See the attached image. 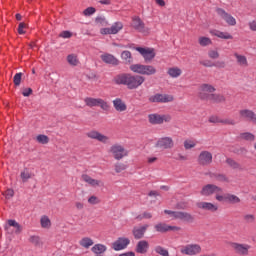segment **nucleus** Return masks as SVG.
<instances>
[{
    "label": "nucleus",
    "mask_w": 256,
    "mask_h": 256,
    "mask_svg": "<svg viewBox=\"0 0 256 256\" xmlns=\"http://www.w3.org/2000/svg\"><path fill=\"white\" fill-rule=\"evenodd\" d=\"M197 147V142L195 140L187 139L184 141V149L189 151V149H195Z\"/></svg>",
    "instance_id": "obj_42"
},
{
    "label": "nucleus",
    "mask_w": 256,
    "mask_h": 256,
    "mask_svg": "<svg viewBox=\"0 0 256 256\" xmlns=\"http://www.w3.org/2000/svg\"><path fill=\"white\" fill-rule=\"evenodd\" d=\"M116 85H126L128 89H139L145 83V77L141 75L119 74L113 79Z\"/></svg>",
    "instance_id": "obj_1"
},
{
    "label": "nucleus",
    "mask_w": 256,
    "mask_h": 256,
    "mask_svg": "<svg viewBox=\"0 0 256 256\" xmlns=\"http://www.w3.org/2000/svg\"><path fill=\"white\" fill-rule=\"evenodd\" d=\"M227 165H229V167H231L232 169H239L240 165L239 163H237L235 160L228 158L226 160Z\"/></svg>",
    "instance_id": "obj_50"
},
{
    "label": "nucleus",
    "mask_w": 256,
    "mask_h": 256,
    "mask_svg": "<svg viewBox=\"0 0 256 256\" xmlns=\"http://www.w3.org/2000/svg\"><path fill=\"white\" fill-rule=\"evenodd\" d=\"M250 31H256V20H252L248 23Z\"/></svg>",
    "instance_id": "obj_59"
},
{
    "label": "nucleus",
    "mask_w": 256,
    "mask_h": 256,
    "mask_svg": "<svg viewBox=\"0 0 256 256\" xmlns=\"http://www.w3.org/2000/svg\"><path fill=\"white\" fill-rule=\"evenodd\" d=\"M216 13L217 15H219V17H221V19H224L225 23H227V25H230V27H235L237 25V20L235 19V17L227 13V11H225L223 8H217Z\"/></svg>",
    "instance_id": "obj_16"
},
{
    "label": "nucleus",
    "mask_w": 256,
    "mask_h": 256,
    "mask_svg": "<svg viewBox=\"0 0 256 256\" xmlns=\"http://www.w3.org/2000/svg\"><path fill=\"white\" fill-rule=\"evenodd\" d=\"M23 77V73H16L14 75V85H16V87H19V85H21V78Z\"/></svg>",
    "instance_id": "obj_51"
},
{
    "label": "nucleus",
    "mask_w": 256,
    "mask_h": 256,
    "mask_svg": "<svg viewBox=\"0 0 256 256\" xmlns=\"http://www.w3.org/2000/svg\"><path fill=\"white\" fill-rule=\"evenodd\" d=\"M151 103H171L173 96L168 94H156L149 98Z\"/></svg>",
    "instance_id": "obj_22"
},
{
    "label": "nucleus",
    "mask_w": 256,
    "mask_h": 256,
    "mask_svg": "<svg viewBox=\"0 0 256 256\" xmlns=\"http://www.w3.org/2000/svg\"><path fill=\"white\" fill-rule=\"evenodd\" d=\"M147 229H149V224H144L142 226H135L132 229V234L134 239H143L145 237V233H147Z\"/></svg>",
    "instance_id": "obj_23"
},
{
    "label": "nucleus",
    "mask_w": 256,
    "mask_h": 256,
    "mask_svg": "<svg viewBox=\"0 0 256 256\" xmlns=\"http://www.w3.org/2000/svg\"><path fill=\"white\" fill-rule=\"evenodd\" d=\"M86 137L88 139H93L94 141H98L99 143H102L103 145H108V143H111V138L97 130H90L86 133Z\"/></svg>",
    "instance_id": "obj_10"
},
{
    "label": "nucleus",
    "mask_w": 256,
    "mask_h": 256,
    "mask_svg": "<svg viewBox=\"0 0 256 256\" xmlns=\"http://www.w3.org/2000/svg\"><path fill=\"white\" fill-rule=\"evenodd\" d=\"M132 27L139 33L149 34V28L145 26V22L139 16L132 17Z\"/></svg>",
    "instance_id": "obj_15"
},
{
    "label": "nucleus",
    "mask_w": 256,
    "mask_h": 256,
    "mask_svg": "<svg viewBox=\"0 0 256 256\" xmlns=\"http://www.w3.org/2000/svg\"><path fill=\"white\" fill-rule=\"evenodd\" d=\"M154 229L157 233H169V231H181V227L171 226L165 222H159L155 224Z\"/></svg>",
    "instance_id": "obj_17"
},
{
    "label": "nucleus",
    "mask_w": 256,
    "mask_h": 256,
    "mask_svg": "<svg viewBox=\"0 0 256 256\" xmlns=\"http://www.w3.org/2000/svg\"><path fill=\"white\" fill-rule=\"evenodd\" d=\"M136 253H140L141 255H145L147 251H149V242L147 240H140L136 244L135 248Z\"/></svg>",
    "instance_id": "obj_30"
},
{
    "label": "nucleus",
    "mask_w": 256,
    "mask_h": 256,
    "mask_svg": "<svg viewBox=\"0 0 256 256\" xmlns=\"http://www.w3.org/2000/svg\"><path fill=\"white\" fill-rule=\"evenodd\" d=\"M79 245L80 247H83V249H89L95 245V242L90 237H83L79 240Z\"/></svg>",
    "instance_id": "obj_33"
},
{
    "label": "nucleus",
    "mask_w": 256,
    "mask_h": 256,
    "mask_svg": "<svg viewBox=\"0 0 256 256\" xmlns=\"http://www.w3.org/2000/svg\"><path fill=\"white\" fill-rule=\"evenodd\" d=\"M156 149H173L175 147V142L171 137L159 138L155 144Z\"/></svg>",
    "instance_id": "obj_14"
},
{
    "label": "nucleus",
    "mask_w": 256,
    "mask_h": 256,
    "mask_svg": "<svg viewBox=\"0 0 256 256\" xmlns=\"http://www.w3.org/2000/svg\"><path fill=\"white\" fill-rule=\"evenodd\" d=\"M36 141L41 145H47V143H49V137L47 135L40 134L36 137Z\"/></svg>",
    "instance_id": "obj_43"
},
{
    "label": "nucleus",
    "mask_w": 256,
    "mask_h": 256,
    "mask_svg": "<svg viewBox=\"0 0 256 256\" xmlns=\"http://www.w3.org/2000/svg\"><path fill=\"white\" fill-rule=\"evenodd\" d=\"M164 213L176 221H183L184 223L195 222V216L189 212L164 210Z\"/></svg>",
    "instance_id": "obj_2"
},
{
    "label": "nucleus",
    "mask_w": 256,
    "mask_h": 256,
    "mask_svg": "<svg viewBox=\"0 0 256 256\" xmlns=\"http://www.w3.org/2000/svg\"><path fill=\"white\" fill-rule=\"evenodd\" d=\"M108 153L112 155L115 161H121V159L129 157V150H127L125 146L119 143L112 144L108 150Z\"/></svg>",
    "instance_id": "obj_3"
},
{
    "label": "nucleus",
    "mask_w": 256,
    "mask_h": 256,
    "mask_svg": "<svg viewBox=\"0 0 256 256\" xmlns=\"http://www.w3.org/2000/svg\"><path fill=\"white\" fill-rule=\"evenodd\" d=\"M211 35L218 37L219 39H233V35H231L229 32H221L219 30L211 31Z\"/></svg>",
    "instance_id": "obj_34"
},
{
    "label": "nucleus",
    "mask_w": 256,
    "mask_h": 256,
    "mask_svg": "<svg viewBox=\"0 0 256 256\" xmlns=\"http://www.w3.org/2000/svg\"><path fill=\"white\" fill-rule=\"evenodd\" d=\"M220 123L222 125H237V122L233 118H224L221 119Z\"/></svg>",
    "instance_id": "obj_48"
},
{
    "label": "nucleus",
    "mask_w": 256,
    "mask_h": 256,
    "mask_svg": "<svg viewBox=\"0 0 256 256\" xmlns=\"http://www.w3.org/2000/svg\"><path fill=\"white\" fill-rule=\"evenodd\" d=\"M229 247L237 255H249V249H251V245L237 242H229Z\"/></svg>",
    "instance_id": "obj_13"
},
{
    "label": "nucleus",
    "mask_w": 256,
    "mask_h": 256,
    "mask_svg": "<svg viewBox=\"0 0 256 256\" xmlns=\"http://www.w3.org/2000/svg\"><path fill=\"white\" fill-rule=\"evenodd\" d=\"M30 243H32V245H35L36 247H41V245H43V243L41 242V238H39V236H31L29 238Z\"/></svg>",
    "instance_id": "obj_45"
},
{
    "label": "nucleus",
    "mask_w": 256,
    "mask_h": 256,
    "mask_svg": "<svg viewBox=\"0 0 256 256\" xmlns=\"http://www.w3.org/2000/svg\"><path fill=\"white\" fill-rule=\"evenodd\" d=\"M201 251H203V249L201 248V245L197 243L184 245L180 249V252L182 253V255H188V256L201 255Z\"/></svg>",
    "instance_id": "obj_8"
},
{
    "label": "nucleus",
    "mask_w": 256,
    "mask_h": 256,
    "mask_svg": "<svg viewBox=\"0 0 256 256\" xmlns=\"http://www.w3.org/2000/svg\"><path fill=\"white\" fill-rule=\"evenodd\" d=\"M130 243L131 240L129 238L120 237L112 243V249L114 251H123V249H127Z\"/></svg>",
    "instance_id": "obj_19"
},
{
    "label": "nucleus",
    "mask_w": 256,
    "mask_h": 256,
    "mask_svg": "<svg viewBox=\"0 0 256 256\" xmlns=\"http://www.w3.org/2000/svg\"><path fill=\"white\" fill-rule=\"evenodd\" d=\"M112 104L115 111H117L118 113H125V111H127V104L121 98L114 99L112 101Z\"/></svg>",
    "instance_id": "obj_27"
},
{
    "label": "nucleus",
    "mask_w": 256,
    "mask_h": 256,
    "mask_svg": "<svg viewBox=\"0 0 256 256\" xmlns=\"http://www.w3.org/2000/svg\"><path fill=\"white\" fill-rule=\"evenodd\" d=\"M197 162L201 167H209L213 163V154L207 150H203L199 153Z\"/></svg>",
    "instance_id": "obj_12"
},
{
    "label": "nucleus",
    "mask_w": 256,
    "mask_h": 256,
    "mask_svg": "<svg viewBox=\"0 0 256 256\" xmlns=\"http://www.w3.org/2000/svg\"><path fill=\"white\" fill-rule=\"evenodd\" d=\"M244 221H246V223H255V215H252V214L245 215Z\"/></svg>",
    "instance_id": "obj_55"
},
{
    "label": "nucleus",
    "mask_w": 256,
    "mask_h": 256,
    "mask_svg": "<svg viewBox=\"0 0 256 256\" xmlns=\"http://www.w3.org/2000/svg\"><path fill=\"white\" fill-rule=\"evenodd\" d=\"M130 70L133 73H138V75H155L157 69L152 65H143V64H132Z\"/></svg>",
    "instance_id": "obj_6"
},
{
    "label": "nucleus",
    "mask_w": 256,
    "mask_h": 256,
    "mask_svg": "<svg viewBox=\"0 0 256 256\" xmlns=\"http://www.w3.org/2000/svg\"><path fill=\"white\" fill-rule=\"evenodd\" d=\"M81 179L84 183L90 185V187H102L103 185V181L92 178L88 174H82Z\"/></svg>",
    "instance_id": "obj_25"
},
{
    "label": "nucleus",
    "mask_w": 256,
    "mask_h": 256,
    "mask_svg": "<svg viewBox=\"0 0 256 256\" xmlns=\"http://www.w3.org/2000/svg\"><path fill=\"white\" fill-rule=\"evenodd\" d=\"M200 65H203V67H215V64L211 63L210 61H201Z\"/></svg>",
    "instance_id": "obj_63"
},
{
    "label": "nucleus",
    "mask_w": 256,
    "mask_h": 256,
    "mask_svg": "<svg viewBox=\"0 0 256 256\" xmlns=\"http://www.w3.org/2000/svg\"><path fill=\"white\" fill-rule=\"evenodd\" d=\"M40 225L42 229H51V219H49V216H42L40 219Z\"/></svg>",
    "instance_id": "obj_38"
},
{
    "label": "nucleus",
    "mask_w": 256,
    "mask_h": 256,
    "mask_svg": "<svg viewBox=\"0 0 256 256\" xmlns=\"http://www.w3.org/2000/svg\"><path fill=\"white\" fill-rule=\"evenodd\" d=\"M209 122L210 123H221V118L217 117V116H211L209 118Z\"/></svg>",
    "instance_id": "obj_60"
},
{
    "label": "nucleus",
    "mask_w": 256,
    "mask_h": 256,
    "mask_svg": "<svg viewBox=\"0 0 256 256\" xmlns=\"http://www.w3.org/2000/svg\"><path fill=\"white\" fill-rule=\"evenodd\" d=\"M71 32L69 31H63L61 34H60V37H62L63 39H70L71 37Z\"/></svg>",
    "instance_id": "obj_61"
},
{
    "label": "nucleus",
    "mask_w": 256,
    "mask_h": 256,
    "mask_svg": "<svg viewBox=\"0 0 256 256\" xmlns=\"http://www.w3.org/2000/svg\"><path fill=\"white\" fill-rule=\"evenodd\" d=\"M208 57L210 59H219V51H217V50H209L208 51Z\"/></svg>",
    "instance_id": "obj_52"
},
{
    "label": "nucleus",
    "mask_w": 256,
    "mask_h": 256,
    "mask_svg": "<svg viewBox=\"0 0 256 256\" xmlns=\"http://www.w3.org/2000/svg\"><path fill=\"white\" fill-rule=\"evenodd\" d=\"M92 253L96 256H103L107 252V246L104 244H95L91 248Z\"/></svg>",
    "instance_id": "obj_31"
},
{
    "label": "nucleus",
    "mask_w": 256,
    "mask_h": 256,
    "mask_svg": "<svg viewBox=\"0 0 256 256\" xmlns=\"http://www.w3.org/2000/svg\"><path fill=\"white\" fill-rule=\"evenodd\" d=\"M95 13V8L94 7H88L84 10L83 14L86 17H89L90 15H93Z\"/></svg>",
    "instance_id": "obj_56"
},
{
    "label": "nucleus",
    "mask_w": 256,
    "mask_h": 256,
    "mask_svg": "<svg viewBox=\"0 0 256 256\" xmlns=\"http://www.w3.org/2000/svg\"><path fill=\"white\" fill-rule=\"evenodd\" d=\"M216 201H218L219 203H229V205H239V203H241V198H239V196L235 194L226 193L222 195H217Z\"/></svg>",
    "instance_id": "obj_11"
},
{
    "label": "nucleus",
    "mask_w": 256,
    "mask_h": 256,
    "mask_svg": "<svg viewBox=\"0 0 256 256\" xmlns=\"http://www.w3.org/2000/svg\"><path fill=\"white\" fill-rule=\"evenodd\" d=\"M119 256H135V252H126V253H122Z\"/></svg>",
    "instance_id": "obj_64"
},
{
    "label": "nucleus",
    "mask_w": 256,
    "mask_h": 256,
    "mask_svg": "<svg viewBox=\"0 0 256 256\" xmlns=\"http://www.w3.org/2000/svg\"><path fill=\"white\" fill-rule=\"evenodd\" d=\"M121 59L125 61V63H131V61H133V58L129 51H123L121 54Z\"/></svg>",
    "instance_id": "obj_44"
},
{
    "label": "nucleus",
    "mask_w": 256,
    "mask_h": 256,
    "mask_svg": "<svg viewBox=\"0 0 256 256\" xmlns=\"http://www.w3.org/2000/svg\"><path fill=\"white\" fill-rule=\"evenodd\" d=\"M4 197H6V199H11V197H13L15 195V192L13 191V189H8L3 193Z\"/></svg>",
    "instance_id": "obj_57"
},
{
    "label": "nucleus",
    "mask_w": 256,
    "mask_h": 256,
    "mask_svg": "<svg viewBox=\"0 0 256 256\" xmlns=\"http://www.w3.org/2000/svg\"><path fill=\"white\" fill-rule=\"evenodd\" d=\"M27 29V24L25 22H21L18 26L19 35H25V30Z\"/></svg>",
    "instance_id": "obj_53"
},
{
    "label": "nucleus",
    "mask_w": 256,
    "mask_h": 256,
    "mask_svg": "<svg viewBox=\"0 0 256 256\" xmlns=\"http://www.w3.org/2000/svg\"><path fill=\"white\" fill-rule=\"evenodd\" d=\"M215 91H217L215 86L207 83L201 84L199 87L198 97L201 101H209V98L213 93H215Z\"/></svg>",
    "instance_id": "obj_7"
},
{
    "label": "nucleus",
    "mask_w": 256,
    "mask_h": 256,
    "mask_svg": "<svg viewBox=\"0 0 256 256\" xmlns=\"http://www.w3.org/2000/svg\"><path fill=\"white\" fill-rule=\"evenodd\" d=\"M11 227H13L15 229V233H17V234H19V233H21V231H23V227L13 219H10L7 221V224L4 225V229H5V231H7V233H11L9 231V229H11Z\"/></svg>",
    "instance_id": "obj_29"
},
{
    "label": "nucleus",
    "mask_w": 256,
    "mask_h": 256,
    "mask_svg": "<svg viewBox=\"0 0 256 256\" xmlns=\"http://www.w3.org/2000/svg\"><path fill=\"white\" fill-rule=\"evenodd\" d=\"M33 177V174L29 171V169L25 168L24 171L20 173V178L23 181V183H27L29 179Z\"/></svg>",
    "instance_id": "obj_40"
},
{
    "label": "nucleus",
    "mask_w": 256,
    "mask_h": 256,
    "mask_svg": "<svg viewBox=\"0 0 256 256\" xmlns=\"http://www.w3.org/2000/svg\"><path fill=\"white\" fill-rule=\"evenodd\" d=\"M84 103L87 107H100L102 111H109V102L103 100L102 98H93V97H86L84 98Z\"/></svg>",
    "instance_id": "obj_4"
},
{
    "label": "nucleus",
    "mask_w": 256,
    "mask_h": 256,
    "mask_svg": "<svg viewBox=\"0 0 256 256\" xmlns=\"http://www.w3.org/2000/svg\"><path fill=\"white\" fill-rule=\"evenodd\" d=\"M240 119H247L248 121H252L256 125V114L252 110L249 109H241L239 110Z\"/></svg>",
    "instance_id": "obj_24"
},
{
    "label": "nucleus",
    "mask_w": 256,
    "mask_h": 256,
    "mask_svg": "<svg viewBox=\"0 0 256 256\" xmlns=\"http://www.w3.org/2000/svg\"><path fill=\"white\" fill-rule=\"evenodd\" d=\"M100 59L107 65H113L114 67L119 65V59L115 58L112 54L109 53L102 54Z\"/></svg>",
    "instance_id": "obj_28"
},
{
    "label": "nucleus",
    "mask_w": 256,
    "mask_h": 256,
    "mask_svg": "<svg viewBox=\"0 0 256 256\" xmlns=\"http://www.w3.org/2000/svg\"><path fill=\"white\" fill-rule=\"evenodd\" d=\"M32 93H33V89H31V88H26V89L23 90L22 95H23L24 97H29V95H32Z\"/></svg>",
    "instance_id": "obj_58"
},
{
    "label": "nucleus",
    "mask_w": 256,
    "mask_h": 256,
    "mask_svg": "<svg viewBox=\"0 0 256 256\" xmlns=\"http://www.w3.org/2000/svg\"><path fill=\"white\" fill-rule=\"evenodd\" d=\"M176 161H189V157L183 153H178L175 156Z\"/></svg>",
    "instance_id": "obj_54"
},
{
    "label": "nucleus",
    "mask_w": 256,
    "mask_h": 256,
    "mask_svg": "<svg viewBox=\"0 0 256 256\" xmlns=\"http://www.w3.org/2000/svg\"><path fill=\"white\" fill-rule=\"evenodd\" d=\"M136 51L142 55L145 61H153L155 59V50L153 48L137 47Z\"/></svg>",
    "instance_id": "obj_21"
},
{
    "label": "nucleus",
    "mask_w": 256,
    "mask_h": 256,
    "mask_svg": "<svg viewBox=\"0 0 256 256\" xmlns=\"http://www.w3.org/2000/svg\"><path fill=\"white\" fill-rule=\"evenodd\" d=\"M148 121L151 125H163V123H171V115L169 114H149Z\"/></svg>",
    "instance_id": "obj_9"
},
{
    "label": "nucleus",
    "mask_w": 256,
    "mask_h": 256,
    "mask_svg": "<svg viewBox=\"0 0 256 256\" xmlns=\"http://www.w3.org/2000/svg\"><path fill=\"white\" fill-rule=\"evenodd\" d=\"M167 74L172 79H177L178 77H181V75H183V70H181V68H179L177 66H174V67L168 68Z\"/></svg>",
    "instance_id": "obj_32"
},
{
    "label": "nucleus",
    "mask_w": 256,
    "mask_h": 256,
    "mask_svg": "<svg viewBox=\"0 0 256 256\" xmlns=\"http://www.w3.org/2000/svg\"><path fill=\"white\" fill-rule=\"evenodd\" d=\"M236 57V61L240 67H249V62L247 61V57L241 54H234Z\"/></svg>",
    "instance_id": "obj_37"
},
{
    "label": "nucleus",
    "mask_w": 256,
    "mask_h": 256,
    "mask_svg": "<svg viewBox=\"0 0 256 256\" xmlns=\"http://www.w3.org/2000/svg\"><path fill=\"white\" fill-rule=\"evenodd\" d=\"M153 218V214L151 212H144L142 214V217H140V219H152Z\"/></svg>",
    "instance_id": "obj_62"
},
{
    "label": "nucleus",
    "mask_w": 256,
    "mask_h": 256,
    "mask_svg": "<svg viewBox=\"0 0 256 256\" xmlns=\"http://www.w3.org/2000/svg\"><path fill=\"white\" fill-rule=\"evenodd\" d=\"M126 169H127V164L123 162H116L114 164L115 173H123V171H126Z\"/></svg>",
    "instance_id": "obj_41"
},
{
    "label": "nucleus",
    "mask_w": 256,
    "mask_h": 256,
    "mask_svg": "<svg viewBox=\"0 0 256 256\" xmlns=\"http://www.w3.org/2000/svg\"><path fill=\"white\" fill-rule=\"evenodd\" d=\"M123 29V22H115L110 28H102L101 35H117Z\"/></svg>",
    "instance_id": "obj_18"
},
{
    "label": "nucleus",
    "mask_w": 256,
    "mask_h": 256,
    "mask_svg": "<svg viewBox=\"0 0 256 256\" xmlns=\"http://www.w3.org/2000/svg\"><path fill=\"white\" fill-rule=\"evenodd\" d=\"M66 61L68 64L71 65V67H77V65H79V57L77 56V54H69L66 57Z\"/></svg>",
    "instance_id": "obj_35"
},
{
    "label": "nucleus",
    "mask_w": 256,
    "mask_h": 256,
    "mask_svg": "<svg viewBox=\"0 0 256 256\" xmlns=\"http://www.w3.org/2000/svg\"><path fill=\"white\" fill-rule=\"evenodd\" d=\"M241 138L245 139V141H255V135L249 132L242 133Z\"/></svg>",
    "instance_id": "obj_49"
},
{
    "label": "nucleus",
    "mask_w": 256,
    "mask_h": 256,
    "mask_svg": "<svg viewBox=\"0 0 256 256\" xmlns=\"http://www.w3.org/2000/svg\"><path fill=\"white\" fill-rule=\"evenodd\" d=\"M198 43L201 47H209V45H213V41L209 37L201 36L198 38Z\"/></svg>",
    "instance_id": "obj_39"
},
{
    "label": "nucleus",
    "mask_w": 256,
    "mask_h": 256,
    "mask_svg": "<svg viewBox=\"0 0 256 256\" xmlns=\"http://www.w3.org/2000/svg\"><path fill=\"white\" fill-rule=\"evenodd\" d=\"M81 179L84 183L90 185V187H102L103 185V181L92 178L88 174H82Z\"/></svg>",
    "instance_id": "obj_26"
},
{
    "label": "nucleus",
    "mask_w": 256,
    "mask_h": 256,
    "mask_svg": "<svg viewBox=\"0 0 256 256\" xmlns=\"http://www.w3.org/2000/svg\"><path fill=\"white\" fill-rule=\"evenodd\" d=\"M198 209H202V211H209L210 213H217L219 211V204L212 202H198Z\"/></svg>",
    "instance_id": "obj_20"
},
{
    "label": "nucleus",
    "mask_w": 256,
    "mask_h": 256,
    "mask_svg": "<svg viewBox=\"0 0 256 256\" xmlns=\"http://www.w3.org/2000/svg\"><path fill=\"white\" fill-rule=\"evenodd\" d=\"M155 252L161 256H169V251L167 249L163 248L162 246H156Z\"/></svg>",
    "instance_id": "obj_46"
},
{
    "label": "nucleus",
    "mask_w": 256,
    "mask_h": 256,
    "mask_svg": "<svg viewBox=\"0 0 256 256\" xmlns=\"http://www.w3.org/2000/svg\"><path fill=\"white\" fill-rule=\"evenodd\" d=\"M101 203V199L95 195H92L88 198L89 205H99Z\"/></svg>",
    "instance_id": "obj_47"
},
{
    "label": "nucleus",
    "mask_w": 256,
    "mask_h": 256,
    "mask_svg": "<svg viewBox=\"0 0 256 256\" xmlns=\"http://www.w3.org/2000/svg\"><path fill=\"white\" fill-rule=\"evenodd\" d=\"M207 101L211 103H225V96L223 94L213 93Z\"/></svg>",
    "instance_id": "obj_36"
},
{
    "label": "nucleus",
    "mask_w": 256,
    "mask_h": 256,
    "mask_svg": "<svg viewBox=\"0 0 256 256\" xmlns=\"http://www.w3.org/2000/svg\"><path fill=\"white\" fill-rule=\"evenodd\" d=\"M223 188L215 185V184H206L202 187L200 191V195L202 197H212L215 195V199L217 200V195H222Z\"/></svg>",
    "instance_id": "obj_5"
}]
</instances>
